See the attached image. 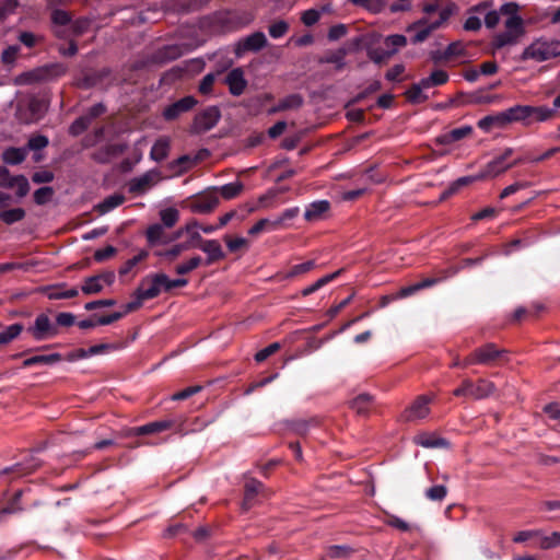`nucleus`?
<instances>
[{
  "label": "nucleus",
  "instance_id": "obj_47",
  "mask_svg": "<svg viewBox=\"0 0 560 560\" xmlns=\"http://www.w3.org/2000/svg\"><path fill=\"white\" fill-rule=\"evenodd\" d=\"M506 32H511L515 34L517 37H521L525 33L524 21L520 15L509 16L504 23Z\"/></svg>",
  "mask_w": 560,
  "mask_h": 560
},
{
  "label": "nucleus",
  "instance_id": "obj_31",
  "mask_svg": "<svg viewBox=\"0 0 560 560\" xmlns=\"http://www.w3.org/2000/svg\"><path fill=\"white\" fill-rule=\"evenodd\" d=\"M416 444L421 445L425 448H440L447 447L450 445L448 441L443 438L435 436L429 433H422L416 436Z\"/></svg>",
  "mask_w": 560,
  "mask_h": 560
},
{
  "label": "nucleus",
  "instance_id": "obj_15",
  "mask_svg": "<svg viewBox=\"0 0 560 560\" xmlns=\"http://www.w3.org/2000/svg\"><path fill=\"white\" fill-rule=\"evenodd\" d=\"M174 425L172 420H159L129 429L127 436L151 435L170 430Z\"/></svg>",
  "mask_w": 560,
  "mask_h": 560
},
{
  "label": "nucleus",
  "instance_id": "obj_16",
  "mask_svg": "<svg viewBox=\"0 0 560 560\" xmlns=\"http://www.w3.org/2000/svg\"><path fill=\"white\" fill-rule=\"evenodd\" d=\"M430 402V399L429 397L424 396V395H421L419 396L412 404L410 407H408L404 413H402V418L406 420V421H413V420H417V419H423L428 416L429 413V405Z\"/></svg>",
  "mask_w": 560,
  "mask_h": 560
},
{
  "label": "nucleus",
  "instance_id": "obj_33",
  "mask_svg": "<svg viewBox=\"0 0 560 560\" xmlns=\"http://www.w3.org/2000/svg\"><path fill=\"white\" fill-rule=\"evenodd\" d=\"M319 419L316 417H312L310 419H298L291 422L290 429L301 435H306L312 428H316L319 425Z\"/></svg>",
  "mask_w": 560,
  "mask_h": 560
},
{
  "label": "nucleus",
  "instance_id": "obj_32",
  "mask_svg": "<svg viewBox=\"0 0 560 560\" xmlns=\"http://www.w3.org/2000/svg\"><path fill=\"white\" fill-rule=\"evenodd\" d=\"M330 203L327 200H318L311 203L305 212L304 218L306 221H316L322 218V215L329 210Z\"/></svg>",
  "mask_w": 560,
  "mask_h": 560
},
{
  "label": "nucleus",
  "instance_id": "obj_25",
  "mask_svg": "<svg viewBox=\"0 0 560 560\" xmlns=\"http://www.w3.org/2000/svg\"><path fill=\"white\" fill-rule=\"evenodd\" d=\"M197 244L192 242H183L175 244L167 249L155 250L154 255L171 262L174 261L183 252L195 248Z\"/></svg>",
  "mask_w": 560,
  "mask_h": 560
},
{
  "label": "nucleus",
  "instance_id": "obj_51",
  "mask_svg": "<svg viewBox=\"0 0 560 560\" xmlns=\"http://www.w3.org/2000/svg\"><path fill=\"white\" fill-rule=\"evenodd\" d=\"M202 262V259L200 256H194L187 261L179 264L176 266L175 271L179 276L187 275L191 272L192 270L197 269Z\"/></svg>",
  "mask_w": 560,
  "mask_h": 560
},
{
  "label": "nucleus",
  "instance_id": "obj_54",
  "mask_svg": "<svg viewBox=\"0 0 560 560\" xmlns=\"http://www.w3.org/2000/svg\"><path fill=\"white\" fill-rule=\"evenodd\" d=\"M424 494L430 501L441 502L447 494V488L443 485H435L427 489Z\"/></svg>",
  "mask_w": 560,
  "mask_h": 560
},
{
  "label": "nucleus",
  "instance_id": "obj_41",
  "mask_svg": "<svg viewBox=\"0 0 560 560\" xmlns=\"http://www.w3.org/2000/svg\"><path fill=\"white\" fill-rule=\"evenodd\" d=\"M222 74V71L218 70L215 72L207 73L198 85V92L202 95H209L212 93L213 85L217 79Z\"/></svg>",
  "mask_w": 560,
  "mask_h": 560
},
{
  "label": "nucleus",
  "instance_id": "obj_23",
  "mask_svg": "<svg viewBox=\"0 0 560 560\" xmlns=\"http://www.w3.org/2000/svg\"><path fill=\"white\" fill-rule=\"evenodd\" d=\"M472 133L471 126H462L459 128L452 129L447 132H444L436 137L435 143L441 145L452 144L454 142L460 141L462 139L470 136Z\"/></svg>",
  "mask_w": 560,
  "mask_h": 560
},
{
  "label": "nucleus",
  "instance_id": "obj_44",
  "mask_svg": "<svg viewBox=\"0 0 560 560\" xmlns=\"http://www.w3.org/2000/svg\"><path fill=\"white\" fill-rule=\"evenodd\" d=\"M26 215V212L23 208H14L9 210H3L0 212V219L8 225L22 221Z\"/></svg>",
  "mask_w": 560,
  "mask_h": 560
},
{
  "label": "nucleus",
  "instance_id": "obj_22",
  "mask_svg": "<svg viewBox=\"0 0 560 560\" xmlns=\"http://www.w3.org/2000/svg\"><path fill=\"white\" fill-rule=\"evenodd\" d=\"M183 56L182 46L177 44L165 45L159 48L152 55V61L156 63H166Z\"/></svg>",
  "mask_w": 560,
  "mask_h": 560
},
{
  "label": "nucleus",
  "instance_id": "obj_50",
  "mask_svg": "<svg viewBox=\"0 0 560 560\" xmlns=\"http://www.w3.org/2000/svg\"><path fill=\"white\" fill-rule=\"evenodd\" d=\"M316 267L315 260H307L302 264L294 265L290 268V270L283 277L284 279L294 278L304 273L310 272Z\"/></svg>",
  "mask_w": 560,
  "mask_h": 560
},
{
  "label": "nucleus",
  "instance_id": "obj_64",
  "mask_svg": "<svg viewBox=\"0 0 560 560\" xmlns=\"http://www.w3.org/2000/svg\"><path fill=\"white\" fill-rule=\"evenodd\" d=\"M560 546V532H553L552 534L545 536L540 539L539 547L541 549H552Z\"/></svg>",
  "mask_w": 560,
  "mask_h": 560
},
{
  "label": "nucleus",
  "instance_id": "obj_63",
  "mask_svg": "<svg viewBox=\"0 0 560 560\" xmlns=\"http://www.w3.org/2000/svg\"><path fill=\"white\" fill-rule=\"evenodd\" d=\"M20 52V46L12 45L7 47L1 54V61L5 66L14 65Z\"/></svg>",
  "mask_w": 560,
  "mask_h": 560
},
{
  "label": "nucleus",
  "instance_id": "obj_1",
  "mask_svg": "<svg viewBox=\"0 0 560 560\" xmlns=\"http://www.w3.org/2000/svg\"><path fill=\"white\" fill-rule=\"evenodd\" d=\"M250 13L241 10H221L200 20V27L212 34H223L242 28L250 23Z\"/></svg>",
  "mask_w": 560,
  "mask_h": 560
},
{
  "label": "nucleus",
  "instance_id": "obj_19",
  "mask_svg": "<svg viewBox=\"0 0 560 560\" xmlns=\"http://www.w3.org/2000/svg\"><path fill=\"white\" fill-rule=\"evenodd\" d=\"M196 247L208 255V258L206 260V265L208 266L225 257V254L217 240L202 238V241L199 244H197Z\"/></svg>",
  "mask_w": 560,
  "mask_h": 560
},
{
  "label": "nucleus",
  "instance_id": "obj_49",
  "mask_svg": "<svg viewBox=\"0 0 560 560\" xmlns=\"http://www.w3.org/2000/svg\"><path fill=\"white\" fill-rule=\"evenodd\" d=\"M243 188L244 185L242 182H234L221 186L219 191L224 199L230 200L237 197L242 192Z\"/></svg>",
  "mask_w": 560,
  "mask_h": 560
},
{
  "label": "nucleus",
  "instance_id": "obj_7",
  "mask_svg": "<svg viewBox=\"0 0 560 560\" xmlns=\"http://www.w3.org/2000/svg\"><path fill=\"white\" fill-rule=\"evenodd\" d=\"M559 47L558 42H536L524 49L522 58L546 61L560 54Z\"/></svg>",
  "mask_w": 560,
  "mask_h": 560
},
{
  "label": "nucleus",
  "instance_id": "obj_61",
  "mask_svg": "<svg viewBox=\"0 0 560 560\" xmlns=\"http://www.w3.org/2000/svg\"><path fill=\"white\" fill-rule=\"evenodd\" d=\"M51 22L57 26H69L71 22V15L69 12L61 10V9H55L51 12Z\"/></svg>",
  "mask_w": 560,
  "mask_h": 560
},
{
  "label": "nucleus",
  "instance_id": "obj_26",
  "mask_svg": "<svg viewBox=\"0 0 560 560\" xmlns=\"http://www.w3.org/2000/svg\"><path fill=\"white\" fill-rule=\"evenodd\" d=\"M264 488V483L257 479H249L244 485V498H243V509L248 510L253 506L254 501L259 493V491Z\"/></svg>",
  "mask_w": 560,
  "mask_h": 560
},
{
  "label": "nucleus",
  "instance_id": "obj_52",
  "mask_svg": "<svg viewBox=\"0 0 560 560\" xmlns=\"http://www.w3.org/2000/svg\"><path fill=\"white\" fill-rule=\"evenodd\" d=\"M24 493V490H18L13 497L10 499L8 504L1 510L2 514H13L21 512L23 508L20 505L21 498Z\"/></svg>",
  "mask_w": 560,
  "mask_h": 560
},
{
  "label": "nucleus",
  "instance_id": "obj_48",
  "mask_svg": "<svg viewBox=\"0 0 560 560\" xmlns=\"http://www.w3.org/2000/svg\"><path fill=\"white\" fill-rule=\"evenodd\" d=\"M149 256V252L145 249H141L138 255L128 259L118 270L120 277L128 275L132 268H135L139 262L144 260Z\"/></svg>",
  "mask_w": 560,
  "mask_h": 560
},
{
  "label": "nucleus",
  "instance_id": "obj_4",
  "mask_svg": "<svg viewBox=\"0 0 560 560\" xmlns=\"http://www.w3.org/2000/svg\"><path fill=\"white\" fill-rule=\"evenodd\" d=\"M452 15V10L450 8H444L440 11V16L436 21L428 24L427 19H421L415 22L411 26H409L408 31H412L419 28L413 37L411 38L412 44H419L424 42L430 34L438 30L443 23H445L450 16Z\"/></svg>",
  "mask_w": 560,
  "mask_h": 560
},
{
  "label": "nucleus",
  "instance_id": "obj_56",
  "mask_svg": "<svg viewBox=\"0 0 560 560\" xmlns=\"http://www.w3.org/2000/svg\"><path fill=\"white\" fill-rule=\"evenodd\" d=\"M483 177H479V173L477 175L472 176H464L456 179L446 190L447 194H455L462 187L467 186L476 180H481Z\"/></svg>",
  "mask_w": 560,
  "mask_h": 560
},
{
  "label": "nucleus",
  "instance_id": "obj_3",
  "mask_svg": "<svg viewBox=\"0 0 560 560\" xmlns=\"http://www.w3.org/2000/svg\"><path fill=\"white\" fill-rule=\"evenodd\" d=\"M515 122L529 125L535 121H546L555 115V109L546 106L515 105L513 106Z\"/></svg>",
  "mask_w": 560,
  "mask_h": 560
},
{
  "label": "nucleus",
  "instance_id": "obj_35",
  "mask_svg": "<svg viewBox=\"0 0 560 560\" xmlns=\"http://www.w3.org/2000/svg\"><path fill=\"white\" fill-rule=\"evenodd\" d=\"M125 199H126L125 196L121 194L110 195V196L106 197L102 202L96 205L95 210L100 214H105V213L112 211L113 209L119 207L120 205H122L125 202Z\"/></svg>",
  "mask_w": 560,
  "mask_h": 560
},
{
  "label": "nucleus",
  "instance_id": "obj_10",
  "mask_svg": "<svg viewBox=\"0 0 560 560\" xmlns=\"http://www.w3.org/2000/svg\"><path fill=\"white\" fill-rule=\"evenodd\" d=\"M218 188L190 197L187 202L194 213H210L219 205Z\"/></svg>",
  "mask_w": 560,
  "mask_h": 560
},
{
  "label": "nucleus",
  "instance_id": "obj_55",
  "mask_svg": "<svg viewBox=\"0 0 560 560\" xmlns=\"http://www.w3.org/2000/svg\"><path fill=\"white\" fill-rule=\"evenodd\" d=\"M91 122L89 118H85L83 115L78 117L69 127V133L72 137H78L82 135L89 127Z\"/></svg>",
  "mask_w": 560,
  "mask_h": 560
},
{
  "label": "nucleus",
  "instance_id": "obj_28",
  "mask_svg": "<svg viewBox=\"0 0 560 560\" xmlns=\"http://www.w3.org/2000/svg\"><path fill=\"white\" fill-rule=\"evenodd\" d=\"M137 290L140 292V298L145 300L154 299L161 293L159 284L155 283L154 275L143 278Z\"/></svg>",
  "mask_w": 560,
  "mask_h": 560
},
{
  "label": "nucleus",
  "instance_id": "obj_9",
  "mask_svg": "<svg viewBox=\"0 0 560 560\" xmlns=\"http://www.w3.org/2000/svg\"><path fill=\"white\" fill-rule=\"evenodd\" d=\"M477 354V362L480 365L494 366L508 360L509 352L505 349H500L493 342H488L475 349Z\"/></svg>",
  "mask_w": 560,
  "mask_h": 560
},
{
  "label": "nucleus",
  "instance_id": "obj_13",
  "mask_svg": "<svg viewBox=\"0 0 560 560\" xmlns=\"http://www.w3.org/2000/svg\"><path fill=\"white\" fill-rule=\"evenodd\" d=\"M512 113H514L513 107H510L494 115L485 116L478 121V128L485 132H489L492 127L503 128L511 122H515V117Z\"/></svg>",
  "mask_w": 560,
  "mask_h": 560
},
{
  "label": "nucleus",
  "instance_id": "obj_42",
  "mask_svg": "<svg viewBox=\"0 0 560 560\" xmlns=\"http://www.w3.org/2000/svg\"><path fill=\"white\" fill-rule=\"evenodd\" d=\"M160 219L163 226L172 229L179 220V211L176 208H166L160 211Z\"/></svg>",
  "mask_w": 560,
  "mask_h": 560
},
{
  "label": "nucleus",
  "instance_id": "obj_62",
  "mask_svg": "<svg viewBox=\"0 0 560 560\" xmlns=\"http://www.w3.org/2000/svg\"><path fill=\"white\" fill-rule=\"evenodd\" d=\"M198 226L199 223L197 220H191L185 226H183L184 233L189 235V240L187 242L199 244L202 241L200 233L197 231Z\"/></svg>",
  "mask_w": 560,
  "mask_h": 560
},
{
  "label": "nucleus",
  "instance_id": "obj_46",
  "mask_svg": "<svg viewBox=\"0 0 560 560\" xmlns=\"http://www.w3.org/2000/svg\"><path fill=\"white\" fill-rule=\"evenodd\" d=\"M384 45L387 48V51L390 52V56L394 55L399 48L405 47L407 45L406 36L401 34H393L388 35L384 39Z\"/></svg>",
  "mask_w": 560,
  "mask_h": 560
},
{
  "label": "nucleus",
  "instance_id": "obj_38",
  "mask_svg": "<svg viewBox=\"0 0 560 560\" xmlns=\"http://www.w3.org/2000/svg\"><path fill=\"white\" fill-rule=\"evenodd\" d=\"M423 90H427V88L421 85L420 80L418 83L411 84L405 95L411 104H421L429 98V96L423 93Z\"/></svg>",
  "mask_w": 560,
  "mask_h": 560
},
{
  "label": "nucleus",
  "instance_id": "obj_58",
  "mask_svg": "<svg viewBox=\"0 0 560 560\" xmlns=\"http://www.w3.org/2000/svg\"><path fill=\"white\" fill-rule=\"evenodd\" d=\"M346 50L339 49L337 51L328 52L323 62L336 65L337 69H342L345 66Z\"/></svg>",
  "mask_w": 560,
  "mask_h": 560
},
{
  "label": "nucleus",
  "instance_id": "obj_12",
  "mask_svg": "<svg viewBox=\"0 0 560 560\" xmlns=\"http://www.w3.org/2000/svg\"><path fill=\"white\" fill-rule=\"evenodd\" d=\"M197 104L198 101L194 96L187 95L167 105L162 112V117L165 121H174L183 114L190 112Z\"/></svg>",
  "mask_w": 560,
  "mask_h": 560
},
{
  "label": "nucleus",
  "instance_id": "obj_24",
  "mask_svg": "<svg viewBox=\"0 0 560 560\" xmlns=\"http://www.w3.org/2000/svg\"><path fill=\"white\" fill-rule=\"evenodd\" d=\"M154 185V177L151 173H145L135 177L128 183V190L132 195H142Z\"/></svg>",
  "mask_w": 560,
  "mask_h": 560
},
{
  "label": "nucleus",
  "instance_id": "obj_40",
  "mask_svg": "<svg viewBox=\"0 0 560 560\" xmlns=\"http://www.w3.org/2000/svg\"><path fill=\"white\" fill-rule=\"evenodd\" d=\"M170 143L166 139H159L155 141L150 151V156L156 162H161L166 159L168 154Z\"/></svg>",
  "mask_w": 560,
  "mask_h": 560
},
{
  "label": "nucleus",
  "instance_id": "obj_11",
  "mask_svg": "<svg viewBox=\"0 0 560 560\" xmlns=\"http://www.w3.org/2000/svg\"><path fill=\"white\" fill-rule=\"evenodd\" d=\"M0 187L12 189L16 187V196L23 198L30 192V183L24 175H12L8 167L0 166Z\"/></svg>",
  "mask_w": 560,
  "mask_h": 560
},
{
  "label": "nucleus",
  "instance_id": "obj_45",
  "mask_svg": "<svg viewBox=\"0 0 560 560\" xmlns=\"http://www.w3.org/2000/svg\"><path fill=\"white\" fill-rule=\"evenodd\" d=\"M23 329L24 327L21 323L8 326L4 330L0 331V345L10 343L23 331Z\"/></svg>",
  "mask_w": 560,
  "mask_h": 560
},
{
  "label": "nucleus",
  "instance_id": "obj_39",
  "mask_svg": "<svg viewBox=\"0 0 560 560\" xmlns=\"http://www.w3.org/2000/svg\"><path fill=\"white\" fill-rule=\"evenodd\" d=\"M373 402V397L369 394H361L351 401V408L361 416L368 415Z\"/></svg>",
  "mask_w": 560,
  "mask_h": 560
},
{
  "label": "nucleus",
  "instance_id": "obj_34",
  "mask_svg": "<svg viewBox=\"0 0 560 560\" xmlns=\"http://www.w3.org/2000/svg\"><path fill=\"white\" fill-rule=\"evenodd\" d=\"M303 105V97L300 94H290L280 100L270 110L271 113L283 112L288 109H298Z\"/></svg>",
  "mask_w": 560,
  "mask_h": 560
},
{
  "label": "nucleus",
  "instance_id": "obj_2",
  "mask_svg": "<svg viewBox=\"0 0 560 560\" xmlns=\"http://www.w3.org/2000/svg\"><path fill=\"white\" fill-rule=\"evenodd\" d=\"M495 392L494 383L479 378L474 383L470 378H465L462 384L453 390L455 397H469L476 400L485 399Z\"/></svg>",
  "mask_w": 560,
  "mask_h": 560
},
{
  "label": "nucleus",
  "instance_id": "obj_30",
  "mask_svg": "<svg viewBox=\"0 0 560 560\" xmlns=\"http://www.w3.org/2000/svg\"><path fill=\"white\" fill-rule=\"evenodd\" d=\"M27 156L26 148L10 147L2 152V161L8 165H19L25 161Z\"/></svg>",
  "mask_w": 560,
  "mask_h": 560
},
{
  "label": "nucleus",
  "instance_id": "obj_14",
  "mask_svg": "<svg viewBox=\"0 0 560 560\" xmlns=\"http://www.w3.org/2000/svg\"><path fill=\"white\" fill-rule=\"evenodd\" d=\"M223 83L228 86L230 94L233 96H241L248 84L244 77V71L240 67L232 69L224 77Z\"/></svg>",
  "mask_w": 560,
  "mask_h": 560
},
{
  "label": "nucleus",
  "instance_id": "obj_60",
  "mask_svg": "<svg viewBox=\"0 0 560 560\" xmlns=\"http://www.w3.org/2000/svg\"><path fill=\"white\" fill-rule=\"evenodd\" d=\"M69 26L71 35L78 37L88 32L90 27V20L81 18L74 22H70Z\"/></svg>",
  "mask_w": 560,
  "mask_h": 560
},
{
  "label": "nucleus",
  "instance_id": "obj_17",
  "mask_svg": "<svg viewBox=\"0 0 560 560\" xmlns=\"http://www.w3.org/2000/svg\"><path fill=\"white\" fill-rule=\"evenodd\" d=\"M267 45V38L262 32H255L237 44L236 54L245 51H259Z\"/></svg>",
  "mask_w": 560,
  "mask_h": 560
},
{
  "label": "nucleus",
  "instance_id": "obj_57",
  "mask_svg": "<svg viewBox=\"0 0 560 560\" xmlns=\"http://www.w3.org/2000/svg\"><path fill=\"white\" fill-rule=\"evenodd\" d=\"M54 188L50 186L40 187L34 192V201L36 205H46L54 196Z\"/></svg>",
  "mask_w": 560,
  "mask_h": 560
},
{
  "label": "nucleus",
  "instance_id": "obj_8",
  "mask_svg": "<svg viewBox=\"0 0 560 560\" xmlns=\"http://www.w3.org/2000/svg\"><path fill=\"white\" fill-rule=\"evenodd\" d=\"M221 118V112L217 106H209L198 113L191 125V132L205 133L211 130L219 122Z\"/></svg>",
  "mask_w": 560,
  "mask_h": 560
},
{
  "label": "nucleus",
  "instance_id": "obj_18",
  "mask_svg": "<svg viewBox=\"0 0 560 560\" xmlns=\"http://www.w3.org/2000/svg\"><path fill=\"white\" fill-rule=\"evenodd\" d=\"M110 73L112 71L109 68L85 71L80 79L79 86L82 89H91L102 85L105 80L109 78Z\"/></svg>",
  "mask_w": 560,
  "mask_h": 560
},
{
  "label": "nucleus",
  "instance_id": "obj_21",
  "mask_svg": "<svg viewBox=\"0 0 560 560\" xmlns=\"http://www.w3.org/2000/svg\"><path fill=\"white\" fill-rule=\"evenodd\" d=\"M165 226L160 223H153L145 230V238L150 247L170 244L168 234Z\"/></svg>",
  "mask_w": 560,
  "mask_h": 560
},
{
  "label": "nucleus",
  "instance_id": "obj_43",
  "mask_svg": "<svg viewBox=\"0 0 560 560\" xmlns=\"http://www.w3.org/2000/svg\"><path fill=\"white\" fill-rule=\"evenodd\" d=\"M518 38L520 37H517L515 34L505 31L497 34L493 37L491 45L494 49H501L504 46L516 44Z\"/></svg>",
  "mask_w": 560,
  "mask_h": 560
},
{
  "label": "nucleus",
  "instance_id": "obj_53",
  "mask_svg": "<svg viewBox=\"0 0 560 560\" xmlns=\"http://www.w3.org/2000/svg\"><path fill=\"white\" fill-rule=\"evenodd\" d=\"M81 290L86 295L96 294L103 290V284L100 282V280L96 278V276H92V277H88L84 280V283L81 287Z\"/></svg>",
  "mask_w": 560,
  "mask_h": 560
},
{
  "label": "nucleus",
  "instance_id": "obj_27",
  "mask_svg": "<svg viewBox=\"0 0 560 560\" xmlns=\"http://www.w3.org/2000/svg\"><path fill=\"white\" fill-rule=\"evenodd\" d=\"M58 68L59 66L51 65L27 71V77L30 78L31 84L51 80L58 75Z\"/></svg>",
  "mask_w": 560,
  "mask_h": 560
},
{
  "label": "nucleus",
  "instance_id": "obj_5",
  "mask_svg": "<svg viewBox=\"0 0 560 560\" xmlns=\"http://www.w3.org/2000/svg\"><path fill=\"white\" fill-rule=\"evenodd\" d=\"M27 332L34 340L43 341L56 337L59 334V329L47 314L40 313L36 316L34 324L27 327Z\"/></svg>",
  "mask_w": 560,
  "mask_h": 560
},
{
  "label": "nucleus",
  "instance_id": "obj_29",
  "mask_svg": "<svg viewBox=\"0 0 560 560\" xmlns=\"http://www.w3.org/2000/svg\"><path fill=\"white\" fill-rule=\"evenodd\" d=\"M62 360V355L60 353H50V354H38L33 355L25 359L22 363L23 368H32L35 365H52Z\"/></svg>",
  "mask_w": 560,
  "mask_h": 560
},
{
  "label": "nucleus",
  "instance_id": "obj_36",
  "mask_svg": "<svg viewBox=\"0 0 560 560\" xmlns=\"http://www.w3.org/2000/svg\"><path fill=\"white\" fill-rule=\"evenodd\" d=\"M450 79L446 71L438 69L434 70L429 77L421 79V85L430 89L433 86H441L445 84Z\"/></svg>",
  "mask_w": 560,
  "mask_h": 560
},
{
  "label": "nucleus",
  "instance_id": "obj_6",
  "mask_svg": "<svg viewBox=\"0 0 560 560\" xmlns=\"http://www.w3.org/2000/svg\"><path fill=\"white\" fill-rule=\"evenodd\" d=\"M513 153L514 150L512 148L504 149L502 153L494 156L485 165V167L479 172V177H483V179L494 178L512 168V164L509 160Z\"/></svg>",
  "mask_w": 560,
  "mask_h": 560
},
{
  "label": "nucleus",
  "instance_id": "obj_37",
  "mask_svg": "<svg viewBox=\"0 0 560 560\" xmlns=\"http://www.w3.org/2000/svg\"><path fill=\"white\" fill-rule=\"evenodd\" d=\"M341 272H342V269H339V270H337V271H335L332 273H329V275H326V276L322 277L320 279H318L313 284L304 288L301 291V294L303 296H308V295L315 293L316 291H318L319 289H322L323 287H325L326 284H328L332 280L337 279Z\"/></svg>",
  "mask_w": 560,
  "mask_h": 560
},
{
  "label": "nucleus",
  "instance_id": "obj_20",
  "mask_svg": "<svg viewBox=\"0 0 560 560\" xmlns=\"http://www.w3.org/2000/svg\"><path fill=\"white\" fill-rule=\"evenodd\" d=\"M40 463L34 456H28L27 459L21 463H16L10 467H5L2 470L3 475H13L14 477H22L32 474Z\"/></svg>",
  "mask_w": 560,
  "mask_h": 560
},
{
  "label": "nucleus",
  "instance_id": "obj_59",
  "mask_svg": "<svg viewBox=\"0 0 560 560\" xmlns=\"http://www.w3.org/2000/svg\"><path fill=\"white\" fill-rule=\"evenodd\" d=\"M268 31H269V35L272 38H276V39L281 38L289 31V24L283 20H279V21H276L272 24H270Z\"/></svg>",
  "mask_w": 560,
  "mask_h": 560
}]
</instances>
